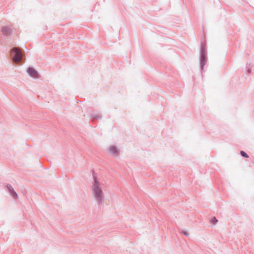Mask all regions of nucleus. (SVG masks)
Masks as SVG:
<instances>
[{
	"mask_svg": "<svg viewBox=\"0 0 254 254\" xmlns=\"http://www.w3.org/2000/svg\"><path fill=\"white\" fill-rule=\"evenodd\" d=\"M92 192L94 197L98 201H101L102 199V191L100 187V184L96 179H94L93 184Z\"/></svg>",
	"mask_w": 254,
	"mask_h": 254,
	"instance_id": "1",
	"label": "nucleus"
},
{
	"mask_svg": "<svg viewBox=\"0 0 254 254\" xmlns=\"http://www.w3.org/2000/svg\"><path fill=\"white\" fill-rule=\"evenodd\" d=\"M11 55L12 57L13 61L15 63H18L22 59V52L17 48H14L12 50Z\"/></svg>",
	"mask_w": 254,
	"mask_h": 254,
	"instance_id": "2",
	"label": "nucleus"
},
{
	"mask_svg": "<svg viewBox=\"0 0 254 254\" xmlns=\"http://www.w3.org/2000/svg\"><path fill=\"white\" fill-rule=\"evenodd\" d=\"M28 74L32 77H37V72L32 68H29L27 71Z\"/></svg>",
	"mask_w": 254,
	"mask_h": 254,
	"instance_id": "3",
	"label": "nucleus"
},
{
	"mask_svg": "<svg viewBox=\"0 0 254 254\" xmlns=\"http://www.w3.org/2000/svg\"><path fill=\"white\" fill-rule=\"evenodd\" d=\"M8 190L10 191H11V193L12 194V195L13 197H14L15 198L17 197V193L13 190V189L11 186L7 187Z\"/></svg>",
	"mask_w": 254,
	"mask_h": 254,
	"instance_id": "4",
	"label": "nucleus"
},
{
	"mask_svg": "<svg viewBox=\"0 0 254 254\" xmlns=\"http://www.w3.org/2000/svg\"><path fill=\"white\" fill-rule=\"evenodd\" d=\"M109 149L110 152L112 153H116L117 152L116 148L114 146L111 147Z\"/></svg>",
	"mask_w": 254,
	"mask_h": 254,
	"instance_id": "5",
	"label": "nucleus"
},
{
	"mask_svg": "<svg viewBox=\"0 0 254 254\" xmlns=\"http://www.w3.org/2000/svg\"><path fill=\"white\" fill-rule=\"evenodd\" d=\"M241 154L242 156H243L244 157H246V158L249 157V156L247 155V154L243 151H241Z\"/></svg>",
	"mask_w": 254,
	"mask_h": 254,
	"instance_id": "6",
	"label": "nucleus"
},
{
	"mask_svg": "<svg viewBox=\"0 0 254 254\" xmlns=\"http://www.w3.org/2000/svg\"><path fill=\"white\" fill-rule=\"evenodd\" d=\"M211 221H212V223L214 224L216 223L217 222V220L215 217H213L212 218Z\"/></svg>",
	"mask_w": 254,
	"mask_h": 254,
	"instance_id": "7",
	"label": "nucleus"
}]
</instances>
